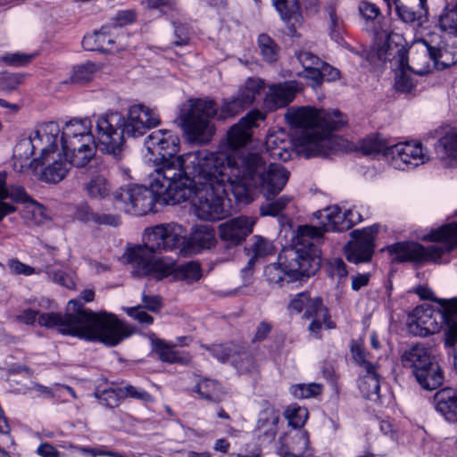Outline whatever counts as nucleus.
<instances>
[{
	"label": "nucleus",
	"mask_w": 457,
	"mask_h": 457,
	"mask_svg": "<svg viewBox=\"0 0 457 457\" xmlns=\"http://www.w3.org/2000/svg\"><path fill=\"white\" fill-rule=\"evenodd\" d=\"M153 346L160 360L162 361L182 364H187L190 361L188 353L176 350L173 346L162 339L153 340Z\"/></svg>",
	"instance_id": "37"
},
{
	"label": "nucleus",
	"mask_w": 457,
	"mask_h": 457,
	"mask_svg": "<svg viewBox=\"0 0 457 457\" xmlns=\"http://www.w3.org/2000/svg\"><path fill=\"white\" fill-rule=\"evenodd\" d=\"M194 392L201 399L214 403L222 402L227 395L225 387L217 380L211 378H201L195 386Z\"/></svg>",
	"instance_id": "33"
},
{
	"label": "nucleus",
	"mask_w": 457,
	"mask_h": 457,
	"mask_svg": "<svg viewBox=\"0 0 457 457\" xmlns=\"http://www.w3.org/2000/svg\"><path fill=\"white\" fill-rule=\"evenodd\" d=\"M353 210H347L344 212L337 205L330 206L324 209L320 212V217L326 221L320 227L310 226L311 228L320 232V238L317 242L313 243L312 247L319 248V244L321 242L323 235L326 231H344L351 228L360 219L356 216Z\"/></svg>",
	"instance_id": "21"
},
{
	"label": "nucleus",
	"mask_w": 457,
	"mask_h": 457,
	"mask_svg": "<svg viewBox=\"0 0 457 457\" xmlns=\"http://www.w3.org/2000/svg\"><path fill=\"white\" fill-rule=\"evenodd\" d=\"M186 229L179 224L170 222L148 228L144 232V245L130 249L128 261L132 267V274L144 277L154 270V253L172 251L179 248L185 241Z\"/></svg>",
	"instance_id": "7"
},
{
	"label": "nucleus",
	"mask_w": 457,
	"mask_h": 457,
	"mask_svg": "<svg viewBox=\"0 0 457 457\" xmlns=\"http://www.w3.org/2000/svg\"><path fill=\"white\" fill-rule=\"evenodd\" d=\"M417 53L409 67L415 74H426L432 69H445L457 62V47L449 46L441 35L429 34L417 44Z\"/></svg>",
	"instance_id": "13"
},
{
	"label": "nucleus",
	"mask_w": 457,
	"mask_h": 457,
	"mask_svg": "<svg viewBox=\"0 0 457 457\" xmlns=\"http://www.w3.org/2000/svg\"><path fill=\"white\" fill-rule=\"evenodd\" d=\"M91 128V121L87 119L71 120L62 128L58 142L71 166L84 168L94 160L96 144Z\"/></svg>",
	"instance_id": "11"
},
{
	"label": "nucleus",
	"mask_w": 457,
	"mask_h": 457,
	"mask_svg": "<svg viewBox=\"0 0 457 457\" xmlns=\"http://www.w3.org/2000/svg\"><path fill=\"white\" fill-rule=\"evenodd\" d=\"M378 230V226H371L352 232L354 240L345 246V253L349 262L358 263L370 260L374 250L373 242Z\"/></svg>",
	"instance_id": "20"
},
{
	"label": "nucleus",
	"mask_w": 457,
	"mask_h": 457,
	"mask_svg": "<svg viewBox=\"0 0 457 457\" xmlns=\"http://www.w3.org/2000/svg\"><path fill=\"white\" fill-rule=\"evenodd\" d=\"M6 176L4 173L0 172V220L6 215L16 211V208L12 204L2 201L6 198Z\"/></svg>",
	"instance_id": "55"
},
{
	"label": "nucleus",
	"mask_w": 457,
	"mask_h": 457,
	"mask_svg": "<svg viewBox=\"0 0 457 457\" xmlns=\"http://www.w3.org/2000/svg\"><path fill=\"white\" fill-rule=\"evenodd\" d=\"M161 123L159 113L145 105H133L129 109L126 119L122 117V131L129 137H139Z\"/></svg>",
	"instance_id": "18"
},
{
	"label": "nucleus",
	"mask_w": 457,
	"mask_h": 457,
	"mask_svg": "<svg viewBox=\"0 0 457 457\" xmlns=\"http://www.w3.org/2000/svg\"><path fill=\"white\" fill-rule=\"evenodd\" d=\"M245 108L246 106L236 96L223 99L219 112L213 101L195 99L191 102L187 112L181 116L185 133L190 142L206 144L215 133L212 122L215 115H218L220 120H226L238 114Z\"/></svg>",
	"instance_id": "8"
},
{
	"label": "nucleus",
	"mask_w": 457,
	"mask_h": 457,
	"mask_svg": "<svg viewBox=\"0 0 457 457\" xmlns=\"http://www.w3.org/2000/svg\"><path fill=\"white\" fill-rule=\"evenodd\" d=\"M396 16L407 24L421 23L428 14L427 0H392Z\"/></svg>",
	"instance_id": "27"
},
{
	"label": "nucleus",
	"mask_w": 457,
	"mask_h": 457,
	"mask_svg": "<svg viewBox=\"0 0 457 457\" xmlns=\"http://www.w3.org/2000/svg\"><path fill=\"white\" fill-rule=\"evenodd\" d=\"M176 169V161H165L158 168H155L151 175L150 187L133 186L122 189L115 196L117 208L126 213L142 216L153 212L155 203L173 204V201L168 199L170 188L176 185V178L179 175Z\"/></svg>",
	"instance_id": "6"
},
{
	"label": "nucleus",
	"mask_w": 457,
	"mask_h": 457,
	"mask_svg": "<svg viewBox=\"0 0 457 457\" xmlns=\"http://www.w3.org/2000/svg\"><path fill=\"white\" fill-rule=\"evenodd\" d=\"M213 357L224 362L231 357L232 345H212L211 346H204Z\"/></svg>",
	"instance_id": "58"
},
{
	"label": "nucleus",
	"mask_w": 457,
	"mask_h": 457,
	"mask_svg": "<svg viewBox=\"0 0 457 457\" xmlns=\"http://www.w3.org/2000/svg\"><path fill=\"white\" fill-rule=\"evenodd\" d=\"M285 417L288 420L290 426L295 428H301L305 424L309 417V412L304 407L298 406L297 404H291L286 409Z\"/></svg>",
	"instance_id": "47"
},
{
	"label": "nucleus",
	"mask_w": 457,
	"mask_h": 457,
	"mask_svg": "<svg viewBox=\"0 0 457 457\" xmlns=\"http://www.w3.org/2000/svg\"><path fill=\"white\" fill-rule=\"evenodd\" d=\"M288 309L290 312L303 313V319L312 320L308 329L317 338L320 337L323 327L328 329L336 327L320 297L312 298L305 292L297 294L289 303Z\"/></svg>",
	"instance_id": "14"
},
{
	"label": "nucleus",
	"mask_w": 457,
	"mask_h": 457,
	"mask_svg": "<svg viewBox=\"0 0 457 457\" xmlns=\"http://www.w3.org/2000/svg\"><path fill=\"white\" fill-rule=\"evenodd\" d=\"M321 385L318 383L297 384L291 386V394L299 399L316 396L321 392Z\"/></svg>",
	"instance_id": "52"
},
{
	"label": "nucleus",
	"mask_w": 457,
	"mask_h": 457,
	"mask_svg": "<svg viewBox=\"0 0 457 457\" xmlns=\"http://www.w3.org/2000/svg\"><path fill=\"white\" fill-rule=\"evenodd\" d=\"M227 170L232 172L234 195L246 200L252 190L258 189L266 198L278 195L289 179V171L278 163L266 164L262 156L255 153L225 154Z\"/></svg>",
	"instance_id": "4"
},
{
	"label": "nucleus",
	"mask_w": 457,
	"mask_h": 457,
	"mask_svg": "<svg viewBox=\"0 0 457 457\" xmlns=\"http://www.w3.org/2000/svg\"><path fill=\"white\" fill-rule=\"evenodd\" d=\"M278 420V411L273 407H268L263 410L257 421V430L260 433V436H263L268 442L272 441L277 434Z\"/></svg>",
	"instance_id": "35"
},
{
	"label": "nucleus",
	"mask_w": 457,
	"mask_h": 457,
	"mask_svg": "<svg viewBox=\"0 0 457 457\" xmlns=\"http://www.w3.org/2000/svg\"><path fill=\"white\" fill-rule=\"evenodd\" d=\"M403 37L396 32L387 29L376 31L377 55L382 61L394 62L398 69L395 75V87L396 90L409 93L415 86L411 76L412 71L409 67L407 51L403 45Z\"/></svg>",
	"instance_id": "12"
},
{
	"label": "nucleus",
	"mask_w": 457,
	"mask_h": 457,
	"mask_svg": "<svg viewBox=\"0 0 457 457\" xmlns=\"http://www.w3.org/2000/svg\"><path fill=\"white\" fill-rule=\"evenodd\" d=\"M422 377L419 374L415 375V378L419 384L427 390H434L442 385L444 376L438 363L436 361L423 369Z\"/></svg>",
	"instance_id": "40"
},
{
	"label": "nucleus",
	"mask_w": 457,
	"mask_h": 457,
	"mask_svg": "<svg viewBox=\"0 0 457 457\" xmlns=\"http://www.w3.org/2000/svg\"><path fill=\"white\" fill-rule=\"evenodd\" d=\"M122 116L119 112L106 113L96 120L97 145L102 152L114 156L120 154L124 144Z\"/></svg>",
	"instance_id": "15"
},
{
	"label": "nucleus",
	"mask_w": 457,
	"mask_h": 457,
	"mask_svg": "<svg viewBox=\"0 0 457 457\" xmlns=\"http://www.w3.org/2000/svg\"><path fill=\"white\" fill-rule=\"evenodd\" d=\"M263 81L260 79H248L245 85L239 88L236 96L239 98L243 104L247 107L258 96L263 88Z\"/></svg>",
	"instance_id": "42"
},
{
	"label": "nucleus",
	"mask_w": 457,
	"mask_h": 457,
	"mask_svg": "<svg viewBox=\"0 0 457 457\" xmlns=\"http://www.w3.org/2000/svg\"><path fill=\"white\" fill-rule=\"evenodd\" d=\"M288 134L284 129H278L276 130L270 131L265 141L266 151L268 154L276 150V148L280 145L284 140L287 139Z\"/></svg>",
	"instance_id": "54"
},
{
	"label": "nucleus",
	"mask_w": 457,
	"mask_h": 457,
	"mask_svg": "<svg viewBox=\"0 0 457 457\" xmlns=\"http://www.w3.org/2000/svg\"><path fill=\"white\" fill-rule=\"evenodd\" d=\"M21 215L26 221L37 225L42 224L46 219L45 207L33 199L25 204Z\"/></svg>",
	"instance_id": "45"
},
{
	"label": "nucleus",
	"mask_w": 457,
	"mask_h": 457,
	"mask_svg": "<svg viewBox=\"0 0 457 457\" xmlns=\"http://www.w3.org/2000/svg\"><path fill=\"white\" fill-rule=\"evenodd\" d=\"M439 26L442 30L457 36V3L444 10L439 17Z\"/></svg>",
	"instance_id": "49"
},
{
	"label": "nucleus",
	"mask_w": 457,
	"mask_h": 457,
	"mask_svg": "<svg viewBox=\"0 0 457 457\" xmlns=\"http://www.w3.org/2000/svg\"><path fill=\"white\" fill-rule=\"evenodd\" d=\"M96 71V66L92 62L74 67L71 79L73 83L83 84L92 79Z\"/></svg>",
	"instance_id": "50"
},
{
	"label": "nucleus",
	"mask_w": 457,
	"mask_h": 457,
	"mask_svg": "<svg viewBox=\"0 0 457 457\" xmlns=\"http://www.w3.org/2000/svg\"><path fill=\"white\" fill-rule=\"evenodd\" d=\"M171 276L173 280L185 281L187 284L198 281L202 277V270L199 263L188 262L185 264L177 266L176 262L168 258H159L155 260L154 270L146 274L145 277L162 280Z\"/></svg>",
	"instance_id": "17"
},
{
	"label": "nucleus",
	"mask_w": 457,
	"mask_h": 457,
	"mask_svg": "<svg viewBox=\"0 0 457 457\" xmlns=\"http://www.w3.org/2000/svg\"><path fill=\"white\" fill-rule=\"evenodd\" d=\"M359 388L362 395L370 401L379 400L380 373L378 366H368L367 370H361Z\"/></svg>",
	"instance_id": "32"
},
{
	"label": "nucleus",
	"mask_w": 457,
	"mask_h": 457,
	"mask_svg": "<svg viewBox=\"0 0 457 457\" xmlns=\"http://www.w3.org/2000/svg\"><path fill=\"white\" fill-rule=\"evenodd\" d=\"M36 56V54L13 53L3 57V61L13 66H24L29 63Z\"/></svg>",
	"instance_id": "57"
},
{
	"label": "nucleus",
	"mask_w": 457,
	"mask_h": 457,
	"mask_svg": "<svg viewBox=\"0 0 457 457\" xmlns=\"http://www.w3.org/2000/svg\"><path fill=\"white\" fill-rule=\"evenodd\" d=\"M264 119L265 115L260 111H251L241 118L227 133L228 146L236 150L246 145L252 140L253 129Z\"/></svg>",
	"instance_id": "22"
},
{
	"label": "nucleus",
	"mask_w": 457,
	"mask_h": 457,
	"mask_svg": "<svg viewBox=\"0 0 457 457\" xmlns=\"http://www.w3.org/2000/svg\"><path fill=\"white\" fill-rule=\"evenodd\" d=\"M285 119L291 128L299 130L295 144L305 157H325L340 148L341 139L332 132L346 121L338 111L328 112L311 106H294L287 109Z\"/></svg>",
	"instance_id": "3"
},
{
	"label": "nucleus",
	"mask_w": 457,
	"mask_h": 457,
	"mask_svg": "<svg viewBox=\"0 0 457 457\" xmlns=\"http://www.w3.org/2000/svg\"><path fill=\"white\" fill-rule=\"evenodd\" d=\"M114 34L111 27H103L99 31L85 36L82 46L87 51H112V46L116 42Z\"/></svg>",
	"instance_id": "31"
},
{
	"label": "nucleus",
	"mask_w": 457,
	"mask_h": 457,
	"mask_svg": "<svg viewBox=\"0 0 457 457\" xmlns=\"http://www.w3.org/2000/svg\"><path fill=\"white\" fill-rule=\"evenodd\" d=\"M145 146L152 155H160L162 162L158 168L165 161L175 162L181 154L173 157L180 148L179 136L169 129H159L150 134L145 140Z\"/></svg>",
	"instance_id": "19"
},
{
	"label": "nucleus",
	"mask_w": 457,
	"mask_h": 457,
	"mask_svg": "<svg viewBox=\"0 0 457 457\" xmlns=\"http://www.w3.org/2000/svg\"><path fill=\"white\" fill-rule=\"evenodd\" d=\"M436 410L450 422H457V391L445 387L434 395Z\"/></svg>",
	"instance_id": "30"
},
{
	"label": "nucleus",
	"mask_w": 457,
	"mask_h": 457,
	"mask_svg": "<svg viewBox=\"0 0 457 457\" xmlns=\"http://www.w3.org/2000/svg\"><path fill=\"white\" fill-rule=\"evenodd\" d=\"M75 216L82 221H92L96 224L118 226L120 222V217L117 215L98 214L94 212L90 206L86 203L80 204L77 206Z\"/></svg>",
	"instance_id": "38"
},
{
	"label": "nucleus",
	"mask_w": 457,
	"mask_h": 457,
	"mask_svg": "<svg viewBox=\"0 0 457 457\" xmlns=\"http://www.w3.org/2000/svg\"><path fill=\"white\" fill-rule=\"evenodd\" d=\"M293 200L291 195H284L275 201L262 206L261 214L262 216L278 215Z\"/></svg>",
	"instance_id": "51"
},
{
	"label": "nucleus",
	"mask_w": 457,
	"mask_h": 457,
	"mask_svg": "<svg viewBox=\"0 0 457 457\" xmlns=\"http://www.w3.org/2000/svg\"><path fill=\"white\" fill-rule=\"evenodd\" d=\"M408 326L411 333L427 336L438 330L435 310L429 303L417 306L408 318Z\"/></svg>",
	"instance_id": "25"
},
{
	"label": "nucleus",
	"mask_w": 457,
	"mask_h": 457,
	"mask_svg": "<svg viewBox=\"0 0 457 457\" xmlns=\"http://www.w3.org/2000/svg\"><path fill=\"white\" fill-rule=\"evenodd\" d=\"M295 55L303 70L313 68L314 66L320 65L321 63V60L309 51L302 50L297 52Z\"/></svg>",
	"instance_id": "59"
},
{
	"label": "nucleus",
	"mask_w": 457,
	"mask_h": 457,
	"mask_svg": "<svg viewBox=\"0 0 457 457\" xmlns=\"http://www.w3.org/2000/svg\"><path fill=\"white\" fill-rule=\"evenodd\" d=\"M273 3L284 21H299L298 0H273Z\"/></svg>",
	"instance_id": "46"
},
{
	"label": "nucleus",
	"mask_w": 457,
	"mask_h": 457,
	"mask_svg": "<svg viewBox=\"0 0 457 457\" xmlns=\"http://www.w3.org/2000/svg\"><path fill=\"white\" fill-rule=\"evenodd\" d=\"M302 88V85L295 80L270 85L264 104L270 111L286 107L294 101Z\"/></svg>",
	"instance_id": "23"
},
{
	"label": "nucleus",
	"mask_w": 457,
	"mask_h": 457,
	"mask_svg": "<svg viewBox=\"0 0 457 457\" xmlns=\"http://www.w3.org/2000/svg\"><path fill=\"white\" fill-rule=\"evenodd\" d=\"M232 362L241 372H248L253 368V358L246 352L240 353L238 359L233 358Z\"/></svg>",
	"instance_id": "64"
},
{
	"label": "nucleus",
	"mask_w": 457,
	"mask_h": 457,
	"mask_svg": "<svg viewBox=\"0 0 457 457\" xmlns=\"http://www.w3.org/2000/svg\"><path fill=\"white\" fill-rule=\"evenodd\" d=\"M253 240L254 241L252 245L253 256L249 260L248 266L253 264V259L262 258L273 254L275 252V247L272 242L269 241L268 239L260 236H254Z\"/></svg>",
	"instance_id": "48"
},
{
	"label": "nucleus",
	"mask_w": 457,
	"mask_h": 457,
	"mask_svg": "<svg viewBox=\"0 0 457 457\" xmlns=\"http://www.w3.org/2000/svg\"><path fill=\"white\" fill-rule=\"evenodd\" d=\"M46 273H47L48 277L57 284H60L67 288L72 289L75 287V282L73 278L64 273L62 270H53L50 267L46 268Z\"/></svg>",
	"instance_id": "56"
},
{
	"label": "nucleus",
	"mask_w": 457,
	"mask_h": 457,
	"mask_svg": "<svg viewBox=\"0 0 457 457\" xmlns=\"http://www.w3.org/2000/svg\"><path fill=\"white\" fill-rule=\"evenodd\" d=\"M391 145H392L380 135H370L359 142L358 148L365 155L377 156L381 154L388 162L391 154Z\"/></svg>",
	"instance_id": "34"
},
{
	"label": "nucleus",
	"mask_w": 457,
	"mask_h": 457,
	"mask_svg": "<svg viewBox=\"0 0 457 457\" xmlns=\"http://www.w3.org/2000/svg\"><path fill=\"white\" fill-rule=\"evenodd\" d=\"M256 222L253 217L239 216L220 224L219 234L221 240L238 245L253 231Z\"/></svg>",
	"instance_id": "24"
},
{
	"label": "nucleus",
	"mask_w": 457,
	"mask_h": 457,
	"mask_svg": "<svg viewBox=\"0 0 457 457\" xmlns=\"http://www.w3.org/2000/svg\"><path fill=\"white\" fill-rule=\"evenodd\" d=\"M84 190L91 198L104 199L111 193V185L103 174L93 175L83 185Z\"/></svg>",
	"instance_id": "39"
},
{
	"label": "nucleus",
	"mask_w": 457,
	"mask_h": 457,
	"mask_svg": "<svg viewBox=\"0 0 457 457\" xmlns=\"http://www.w3.org/2000/svg\"><path fill=\"white\" fill-rule=\"evenodd\" d=\"M293 148H295L296 152L300 154L295 144V138L291 139L290 137H288L287 139L284 140V142L276 148V150L272 151L269 154L275 160L287 162L292 158ZM301 154H303L301 153Z\"/></svg>",
	"instance_id": "53"
},
{
	"label": "nucleus",
	"mask_w": 457,
	"mask_h": 457,
	"mask_svg": "<svg viewBox=\"0 0 457 457\" xmlns=\"http://www.w3.org/2000/svg\"><path fill=\"white\" fill-rule=\"evenodd\" d=\"M298 75L304 78L307 80H310L311 86L313 88L320 87L323 82L320 65H316L313 68L303 70V72L299 73Z\"/></svg>",
	"instance_id": "61"
},
{
	"label": "nucleus",
	"mask_w": 457,
	"mask_h": 457,
	"mask_svg": "<svg viewBox=\"0 0 457 457\" xmlns=\"http://www.w3.org/2000/svg\"><path fill=\"white\" fill-rule=\"evenodd\" d=\"M436 361L428 349L421 345L411 346L402 355L403 366L412 369L414 376L419 374L420 377H422L423 369Z\"/></svg>",
	"instance_id": "29"
},
{
	"label": "nucleus",
	"mask_w": 457,
	"mask_h": 457,
	"mask_svg": "<svg viewBox=\"0 0 457 457\" xmlns=\"http://www.w3.org/2000/svg\"><path fill=\"white\" fill-rule=\"evenodd\" d=\"M9 197L15 203L27 204L31 197L26 193L21 186H12L7 188L6 198Z\"/></svg>",
	"instance_id": "63"
},
{
	"label": "nucleus",
	"mask_w": 457,
	"mask_h": 457,
	"mask_svg": "<svg viewBox=\"0 0 457 457\" xmlns=\"http://www.w3.org/2000/svg\"><path fill=\"white\" fill-rule=\"evenodd\" d=\"M320 232L310 227L300 226L296 231L295 247L284 249L278 255V263L267 265L264 276L270 284L279 285L300 277H310L320 269L321 252L312 247L320 238Z\"/></svg>",
	"instance_id": "5"
},
{
	"label": "nucleus",
	"mask_w": 457,
	"mask_h": 457,
	"mask_svg": "<svg viewBox=\"0 0 457 457\" xmlns=\"http://www.w3.org/2000/svg\"><path fill=\"white\" fill-rule=\"evenodd\" d=\"M278 445L280 457H303L310 445L309 433L303 429L289 431L279 438Z\"/></svg>",
	"instance_id": "26"
},
{
	"label": "nucleus",
	"mask_w": 457,
	"mask_h": 457,
	"mask_svg": "<svg viewBox=\"0 0 457 457\" xmlns=\"http://www.w3.org/2000/svg\"><path fill=\"white\" fill-rule=\"evenodd\" d=\"M388 162L401 170H412L429 162L428 151L419 141L399 142L391 145Z\"/></svg>",
	"instance_id": "16"
},
{
	"label": "nucleus",
	"mask_w": 457,
	"mask_h": 457,
	"mask_svg": "<svg viewBox=\"0 0 457 457\" xmlns=\"http://www.w3.org/2000/svg\"><path fill=\"white\" fill-rule=\"evenodd\" d=\"M438 157L449 163H457V129L445 134L436 145Z\"/></svg>",
	"instance_id": "36"
},
{
	"label": "nucleus",
	"mask_w": 457,
	"mask_h": 457,
	"mask_svg": "<svg viewBox=\"0 0 457 457\" xmlns=\"http://www.w3.org/2000/svg\"><path fill=\"white\" fill-rule=\"evenodd\" d=\"M8 268H9L10 271L15 275L29 276L34 273H37V274L40 273V270L36 271L33 267L24 264L15 259L10 260L8 262Z\"/></svg>",
	"instance_id": "60"
},
{
	"label": "nucleus",
	"mask_w": 457,
	"mask_h": 457,
	"mask_svg": "<svg viewBox=\"0 0 457 457\" xmlns=\"http://www.w3.org/2000/svg\"><path fill=\"white\" fill-rule=\"evenodd\" d=\"M189 243L192 246L200 248L212 247L216 243L213 228L208 225L195 227L190 235Z\"/></svg>",
	"instance_id": "41"
},
{
	"label": "nucleus",
	"mask_w": 457,
	"mask_h": 457,
	"mask_svg": "<svg viewBox=\"0 0 457 457\" xmlns=\"http://www.w3.org/2000/svg\"><path fill=\"white\" fill-rule=\"evenodd\" d=\"M123 392L126 396L140 400L144 403H152L154 402V397L145 391L144 389L133 386H126L123 388Z\"/></svg>",
	"instance_id": "62"
},
{
	"label": "nucleus",
	"mask_w": 457,
	"mask_h": 457,
	"mask_svg": "<svg viewBox=\"0 0 457 457\" xmlns=\"http://www.w3.org/2000/svg\"><path fill=\"white\" fill-rule=\"evenodd\" d=\"M224 153L206 149L183 154L176 160L179 175L170 188L173 204L189 201L194 213L203 220L216 221L228 215L225 204L228 190L234 194L232 172L226 169Z\"/></svg>",
	"instance_id": "1"
},
{
	"label": "nucleus",
	"mask_w": 457,
	"mask_h": 457,
	"mask_svg": "<svg viewBox=\"0 0 457 457\" xmlns=\"http://www.w3.org/2000/svg\"><path fill=\"white\" fill-rule=\"evenodd\" d=\"M359 12L361 15L367 21H370L374 23L373 26V33H374V50L377 52V45H376V31H381L382 29H387L389 32H394L389 27H386L384 25H380L378 21H377L378 25H376L375 21L378 18L380 12L378 7L376 4L370 2H361L359 4Z\"/></svg>",
	"instance_id": "43"
},
{
	"label": "nucleus",
	"mask_w": 457,
	"mask_h": 457,
	"mask_svg": "<svg viewBox=\"0 0 457 457\" xmlns=\"http://www.w3.org/2000/svg\"><path fill=\"white\" fill-rule=\"evenodd\" d=\"M59 134L58 124L50 121L39 125L29 137L21 139L13 150V170L20 173L36 171L39 164L49 162Z\"/></svg>",
	"instance_id": "10"
},
{
	"label": "nucleus",
	"mask_w": 457,
	"mask_h": 457,
	"mask_svg": "<svg viewBox=\"0 0 457 457\" xmlns=\"http://www.w3.org/2000/svg\"><path fill=\"white\" fill-rule=\"evenodd\" d=\"M258 47L262 59L267 62H275L279 55V47L267 34H261L257 39Z\"/></svg>",
	"instance_id": "44"
},
{
	"label": "nucleus",
	"mask_w": 457,
	"mask_h": 457,
	"mask_svg": "<svg viewBox=\"0 0 457 457\" xmlns=\"http://www.w3.org/2000/svg\"><path fill=\"white\" fill-rule=\"evenodd\" d=\"M62 154L58 150V142H56V146L51 151L50 161L46 164H39V166H45L41 173L42 180L48 183H57L65 178L71 165L66 159L65 161L62 160Z\"/></svg>",
	"instance_id": "28"
},
{
	"label": "nucleus",
	"mask_w": 457,
	"mask_h": 457,
	"mask_svg": "<svg viewBox=\"0 0 457 457\" xmlns=\"http://www.w3.org/2000/svg\"><path fill=\"white\" fill-rule=\"evenodd\" d=\"M15 320L26 325H32L37 320L40 326L55 328L62 335L97 340L109 346L118 345L132 334L129 327L115 315L85 309L76 299L68 302L64 314L46 312L39 315L32 309H26L16 315Z\"/></svg>",
	"instance_id": "2"
},
{
	"label": "nucleus",
	"mask_w": 457,
	"mask_h": 457,
	"mask_svg": "<svg viewBox=\"0 0 457 457\" xmlns=\"http://www.w3.org/2000/svg\"><path fill=\"white\" fill-rule=\"evenodd\" d=\"M423 239L433 241L434 244L423 246L414 242H400L386 249L395 262H439L457 247V222L443 225L424 236Z\"/></svg>",
	"instance_id": "9"
}]
</instances>
